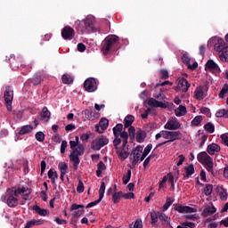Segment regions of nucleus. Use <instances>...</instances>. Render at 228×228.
<instances>
[{
  "mask_svg": "<svg viewBox=\"0 0 228 228\" xmlns=\"http://www.w3.org/2000/svg\"><path fill=\"white\" fill-rule=\"evenodd\" d=\"M77 29L81 33H95L97 28L94 26V19L86 18L83 20L76 21Z\"/></svg>",
  "mask_w": 228,
  "mask_h": 228,
  "instance_id": "nucleus-5",
  "label": "nucleus"
},
{
  "mask_svg": "<svg viewBox=\"0 0 228 228\" xmlns=\"http://www.w3.org/2000/svg\"><path fill=\"white\" fill-rule=\"evenodd\" d=\"M216 213V208L213 206V204L207 205L201 213V216L204 218H208V216H211V215H215Z\"/></svg>",
  "mask_w": 228,
  "mask_h": 228,
  "instance_id": "nucleus-21",
  "label": "nucleus"
},
{
  "mask_svg": "<svg viewBox=\"0 0 228 228\" xmlns=\"http://www.w3.org/2000/svg\"><path fill=\"white\" fill-rule=\"evenodd\" d=\"M218 54L221 61H223L224 63L228 62V49L224 50V52H221V53Z\"/></svg>",
  "mask_w": 228,
  "mask_h": 228,
  "instance_id": "nucleus-41",
  "label": "nucleus"
},
{
  "mask_svg": "<svg viewBox=\"0 0 228 228\" xmlns=\"http://www.w3.org/2000/svg\"><path fill=\"white\" fill-rule=\"evenodd\" d=\"M33 129H35V127H33V125H25L20 127L19 134H20V136L24 134H29V133H31Z\"/></svg>",
  "mask_w": 228,
  "mask_h": 228,
  "instance_id": "nucleus-28",
  "label": "nucleus"
},
{
  "mask_svg": "<svg viewBox=\"0 0 228 228\" xmlns=\"http://www.w3.org/2000/svg\"><path fill=\"white\" fill-rule=\"evenodd\" d=\"M129 181H131V169H128L126 175L123 176V184H127Z\"/></svg>",
  "mask_w": 228,
  "mask_h": 228,
  "instance_id": "nucleus-51",
  "label": "nucleus"
},
{
  "mask_svg": "<svg viewBox=\"0 0 228 228\" xmlns=\"http://www.w3.org/2000/svg\"><path fill=\"white\" fill-rule=\"evenodd\" d=\"M208 97V87L198 86L194 91V99L196 101H204Z\"/></svg>",
  "mask_w": 228,
  "mask_h": 228,
  "instance_id": "nucleus-10",
  "label": "nucleus"
},
{
  "mask_svg": "<svg viewBox=\"0 0 228 228\" xmlns=\"http://www.w3.org/2000/svg\"><path fill=\"white\" fill-rule=\"evenodd\" d=\"M167 181H168V176H164L162 181L159 182V190H161V188L165 186Z\"/></svg>",
  "mask_w": 228,
  "mask_h": 228,
  "instance_id": "nucleus-58",
  "label": "nucleus"
},
{
  "mask_svg": "<svg viewBox=\"0 0 228 228\" xmlns=\"http://www.w3.org/2000/svg\"><path fill=\"white\" fill-rule=\"evenodd\" d=\"M146 102H147L148 106H150V108H162L165 110L168 107L167 105V103H165L163 102H159L154 98H149Z\"/></svg>",
  "mask_w": 228,
  "mask_h": 228,
  "instance_id": "nucleus-20",
  "label": "nucleus"
},
{
  "mask_svg": "<svg viewBox=\"0 0 228 228\" xmlns=\"http://www.w3.org/2000/svg\"><path fill=\"white\" fill-rule=\"evenodd\" d=\"M119 41L120 38L118 37V36H108L102 44V52L103 53V54L105 56L108 55L110 51H111V49H113V47H115V45H117Z\"/></svg>",
  "mask_w": 228,
  "mask_h": 228,
  "instance_id": "nucleus-6",
  "label": "nucleus"
},
{
  "mask_svg": "<svg viewBox=\"0 0 228 228\" xmlns=\"http://www.w3.org/2000/svg\"><path fill=\"white\" fill-rule=\"evenodd\" d=\"M159 220H160L162 225L166 227H170V217L167 216V214L159 213Z\"/></svg>",
  "mask_w": 228,
  "mask_h": 228,
  "instance_id": "nucleus-27",
  "label": "nucleus"
},
{
  "mask_svg": "<svg viewBox=\"0 0 228 228\" xmlns=\"http://www.w3.org/2000/svg\"><path fill=\"white\" fill-rule=\"evenodd\" d=\"M220 151H222V148L216 143L208 144L207 147V152L210 156H215V153L220 152Z\"/></svg>",
  "mask_w": 228,
  "mask_h": 228,
  "instance_id": "nucleus-24",
  "label": "nucleus"
},
{
  "mask_svg": "<svg viewBox=\"0 0 228 228\" xmlns=\"http://www.w3.org/2000/svg\"><path fill=\"white\" fill-rule=\"evenodd\" d=\"M204 129L208 131V133H215V125L212 123H207L204 126Z\"/></svg>",
  "mask_w": 228,
  "mask_h": 228,
  "instance_id": "nucleus-49",
  "label": "nucleus"
},
{
  "mask_svg": "<svg viewBox=\"0 0 228 228\" xmlns=\"http://www.w3.org/2000/svg\"><path fill=\"white\" fill-rule=\"evenodd\" d=\"M142 219H137L134 224H130V228H142Z\"/></svg>",
  "mask_w": 228,
  "mask_h": 228,
  "instance_id": "nucleus-55",
  "label": "nucleus"
},
{
  "mask_svg": "<svg viewBox=\"0 0 228 228\" xmlns=\"http://www.w3.org/2000/svg\"><path fill=\"white\" fill-rule=\"evenodd\" d=\"M68 147L67 141H62L61 144V154H65V151Z\"/></svg>",
  "mask_w": 228,
  "mask_h": 228,
  "instance_id": "nucleus-56",
  "label": "nucleus"
},
{
  "mask_svg": "<svg viewBox=\"0 0 228 228\" xmlns=\"http://www.w3.org/2000/svg\"><path fill=\"white\" fill-rule=\"evenodd\" d=\"M177 81H178L177 86L174 87V90H175V92L186 93L190 89V86H191V85L184 77H179Z\"/></svg>",
  "mask_w": 228,
  "mask_h": 228,
  "instance_id": "nucleus-11",
  "label": "nucleus"
},
{
  "mask_svg": "<svg viewBox=\"0 0 228 228\" xmlns=\"http://www.w3.org/2000/svg\"><path fill=\"white\" fill-rule=\"evenodd\" d=\"M43 224H44V220L42 219H39V220L32 219L26 223L25 228L35 227V225H43Z\"/></svg>",
  "mask_w": 228,
  "mask_h": 228,
  "instance_id": "nucleus-30",
  "label": "nucleus"
},
{
  "mask_svg": "<svg viewBox=\"0 0 228 228\" xmlns=\"http://www.w3.org/2000/svg\"><path fill=\"white\" fill-rule=\"evenodd\" d=\"M173 206L175 211H178V213H197L196 208L183 206L181 204H174Z\"/></svg>",
  "mask_w": 228,
  "mask_h": 228,
  "instance_id": "nucleus-17",
  "label": "nucleus"
},
{
  "mask_svg": "<svg viewBox=\"0 0 228 228\" xmlns=\"http://www.w3.org/2000/svg\"><path fill=\"white\" fill-rule=\"evenodd\" d=\"M58 167L61 171V179L65 181V175L69 174V165L66 162H60Z\"/></svg>",
  "mask_w": 228,
  "mask_h": 228,
  "instance_id": "nucleus-22",
  "label": "nucleus"
},
{
  "mask_svg": "<svg viewBox=\"0 0 228 228\" xmlns=\"http://www.w3.org/2000/svg\"><path fill=\"white\" fill-rule=\"evenodd\" d=\"M184 177H186V179L190 178L191 175H193V174H195V167L193 166V164H190L189 166L184 167Z\"/></svg>",
  "mask_w": 228,
  "mask_h": 228,
  "instance_id": "nucleus-29",
  "label": "nucleus"
},
{
  "mask_svg": "<svg viewBox=\"0 0 228 228\" xmlns=\"http://www.w3.org/2000/svg\"><path fill=\"white\" fill-rule=\"evenodd\" d=\"M48 177L51 179L53 184H55L56 181H58V172L53 169H50L48 171Z\"/></svg>",
  "mask_w": 228,
  "mask_h": 228,
  "instance_id": "nucleus-35",
  "label": "nucleus"
},
{
  "mask_svg": "<svg viewBox=\"0 0 228 228\" xmlns=\"http://www.w3.org/2000/svg\"><path fill=\"white\" fill-rule=\"evenodd\" d=\"M124 129V125L118 124L112 128L114 140L113 145L117 151V154L122 161L127 159L129 157V148L127 147V141L129 140V134Z\"/></svg>",
  "mask_w": 228,
  "mask_h": 228,
  "instance_id": "nucleus-1",
  "label": "nucleus"
},
{
  "mask_svg": "<svg viewBox=\"0 0 228 228\" xmlns=\"http://www.w3.org/2000/svg\"><path fill=\"white\" fill-rule=\"evenodd\" d=\"M75 30L70 26H66L61 29V37L64 40H72L74 38Z\"/></svg>",
  "mask_w": 228,
  "mask_h": 228,
  "instance_id": "nucleus-16",
  "label": "nucleus"
},
{
  "mask_svg": "<svg viewBox=\"0 0 228 228\" xmlns=\"http://www.w3.org/2000/svg\"><path fill=\"white\" fill-rule=\"evenodd\" d=\"M108 143H110V139L107 138L106 135H101L92 142L91 149H93V151H101V149L108 145Z\"/></svg>",
  "mask_w": 228,
  "mask_h": 228,
  "instance_id": "nucleus-8",
  "label": "nucleus"
},
{
  "mask_svg": "<svg viewBox=\"0 0 228 228\" xmlns=\"http://www.w3.org/2000/svg\"><path fill=\"white\" fill-rule=\"evenodd\" d=\"M44 81L42 77V73H36L33 77L31 78V83L37 86V85H40Z\"/></svg>",
  "mask_w": 228,
  "mask_h": 228,
  "instance_id": "nucleus-31",
  "label": "nucleus"
},
{
  "mask_svg": "<svg viewBox=\"0 0 228 228\" xmlns=\"http://www.w3.org/2000/svg\"><path fill=\"white\" fill-rule=\"evenodd\" d=\"M151 151H152V144H148L143 151H142V155L141 157V161H143V159H145V158H147V156H149V153L151 152Z\"/></svg>",
  "mask_w": 228,
  "mask_h": 228,
  "instance_id": "nucleus-37",
  "label": "nucleus"
},
{
  "mask_svg": "<svg viewBox=\"0 0 228 228\" xmlns=\"http://www.w3.org/2000/svg\"><path fill=\"white\" fill-rule=\"evenodd\" d=\"M19 195H21L23 200H28L31 195V189L24 185H17L7 190V197L2 196V202H6L9 208H17L19 206Z\"/></svg>",
  "mask_w": 228,
  "mask_h": 228,
  "instance_id": "nucleus-2",
  "label": "nucleus"
},
{
  "mask_svg": "<svg viewBox=\"0 0 228 228\" xmlns=\"http://www.w3.org/2000/svg\"><path fill=\"white\" fill-rule=\"evenodd\" d=\"M83 114L85 115L86 118H87V120H95V118H99L100 117L98 112L95 110H90L88 109L85 110Z\"/></svg>",
  "mask_w": 228,
  "mask_h": 228,
  "instance_id": "nucleus-23",
  "label": "nucleus"
},
{
  "mask_svg": "<svg viewBox=\"0 0 228 228\" xmlns=\"http://www.w3.org/2000/svg\"><path fill=\"white\" fill-rule=\"evenodd\" d=\"M227 92H228V85L225 84L219 93V98L224 99L225 97V94H227Z\"/></svg>",
  "mask_w": 228,
  "mask_h": 228,
  "instance_id": "nucleus-50",
  "label": "nucleus"
},
{
  "mask_svg": "<svg viewBox=\"0 0 228 228\" xmlns=\"http://www.w3.org/2000/svg\"><path fill=\"white\" fill-rule=\"evenodd\" d=\"M167 179L171 184L172 190H175V184L174 183V175H172V173L167 174Z\"/></svg>",
  "mask_w": 228,
  "mask_h": 228,
  "instance_id": "nucleus-54",
  "label": "nucleus"
},
{
  "mask_svg": "<svg viewBox=\"0 0 228 228\" xmlns=\"http://www.w3.org/2000/svg\"><path fill=\"white\" fill-rule=\"evenodd\" d=\"M33 210L36 211L39 216H47V215H49L48 209L41 208L38 205L34 206Z\"/></svg>",
  "mask_w": 228,
  "mask_h": 228,
  "instance_id": "nucleus-33",
  "label": "nucleus"
},
{
  "mask_svg": "<svg viewBox=\"0 0 228 228\" xmlns=\"http://www.w3.org/2000/svg\"><path fill=\"white\" fill-rule=\"evenodd\" d=\"M86 92H95L97 90V81L95 78L89 77L84 82Z\"/></svg>",
  "mask_w": 228,
  "mask_h": 228,
  "instance_id": "nucleus-13",
  "label": "nucleus"
},
{
  "mask_svg": "<svg viewBox=\"0 0 228 228\" xmlns=\"http://www.w3.org/2000/svg\"><path fill=\"white\" fill-rule=\"evenodd\" d=\"M35 138L37 142H44V140H45V134H44V132L39 131L37 133H36L35 134Z\"/></svg>",
  "mask_w": 228,
  "mask_h": 228,
  "instance_id": "nucleus-44",
  "label": "nucleus"
},
{
  "mask_svg": "<svg viewBox=\"0 0 228 228\" xmlns=\"http://www.w3.org/2000/svg\"><path fill=\"white\" fill-rule=\"evenodd\" d=\"M227 49L228 44L225 43V41L222 38H218L214 45V51H216V53H218V54L224 53V51H227Z\"/></svg>",
  "mask_w": 228,
  "mask_h": 228,
  "instance_id": "nucleus-14",
  "label": "nucleus"
},
{
  "mask_svg": "<svg viewBox=\"0 0 228 228\" xmlns=\"http://www.w3.org/2000/svg\"><path fill=\"white\" fill-rule=\"evenodd\" d=\"M197 159L199 163H201V165H204V167L207 168L208 172H210V174H213L215 163L213 162V158L208 154L206 151H201L197 155Z\"/></svg>",
  "mask_w": 228,
  "mask_h": 228,
  "instance_id": "nucleus-7",
  "label": "nucleus"
},
{
  "mask_svg": "<svg viewBox=\"0 0 228 228\" xmlns=\"http://www.w3.org/2000/svg\"><path fill=\"white\" fill-rule=\"evenodd\" d=\"M145 140V134L143 131L139 130L136 134V142L142 143Z\"/></svg>",
  "mask_w": 228,
  "mask_h": 228,
  "instance_id": "nucleus-43",
  "label": "nucleus"
},
{
  "mask_svg": "<svg viewBox=\"0 0 228 228\" xmlns=\"http://www.w3.org/2000/svg\"><path fill=\"white\" fill-rule=\"evenodd\" d=\"M218 193L221 200H227V190L224 189V187H221L218 189Z\"/></svg>",
  "mask_w": 228,
  "mask_h": 228,
  "instance_id": "nucleus-38",
  "label": "nucleus"
},
{
  "mask_svg": "<svg viewBox=\"0 0 228 228\" xmlns=\"http://www.w3.org/2000/svg\"><path fill=\"white\" fill-rule=\"evenodd\" d=\"M9 61H11L12 69H17L19 68V65L17 64V60H15V55H11V59H9Z\"/></svg>",
  "mask_w": 228,
  "mask_h": 228,
  "instance_id": "nucleus-52",
  "label": "nucleus"
},
{
  "mask_svg": "<svg viewBox=\"0 0 228 228\" xmlns=\"http://www.w3.org/2000/svg\"><path fill=\"white\" fill-rule=\"evenodd\" d=\"M206 69L212 70L213 72H220V67H218V64L213 61V60L208 61L206 63Z\"/></svg>",
  "mask_w": 228,
  "mask_h": 228,
  "instance_id": "nucleus-26",
  "label": "nucleus"
},
{
  "mask_svg": "<svg viewBox=\"0 0 228 228\" xmlns=\"http://www.w3.org/2000/svg\"><path fill=\"white\" fill-rule=\"evenodd\" d=\"M83 208H85V205H77V204H73L71 206V210L75 211L73 213V216L74 218H78V216H81V215H83V213H85L84 210H77L79 208L83 209Z\"/></svg>",
  "mask_w": 228,
  "mask_h": 228,
  "instance_id": "nucleus-25",
  "label": "nucleus"
},
{
  "mask_svg": "<svg viewBox=\"0 0 228 228\" xmlns=\"http://www.w3.org/2000/svg\"><path fill=\"white\" fill-rule=\"evenodd\" d=\"M143 154V147L137 146L132 151V156L134 158L133 165H136L138 161H142V156Z\"/></svg>",
  "mask_w": 228,
  "mask_h": 228,
  "instance_id": "nucleus-15",
  "label": "nucleus"
},
{
  "mask_svg": "<svg viewBox=\"0 0 228 228\" xmlns=\"http://www.w3.org/2000/svg\"><path fill=\"white\" fill-rule=\"evenodd\" d=\"M164 128L169 131H176V129H181V123H179L177 118L169 119L164 126Z\"/></svg>",
  "mask_w": 228,
  "mask_h": 228,
  "instance_id": "nucleus-18",
  "label": "nucleus"
},
{
  "mask_svg": "<svg viewBox=\"0 0 228 228\" xmlns=\"http://www.w3.org/2000/svg\"><path fill=\"white\" fill-rule=\"evenodd\" d=\"M216 117L217 118H222L223 117L224 118H227V110L226 109H220L216 112Z\"/></svg>",
  "mask_w": 228,
  "mask_h": 228,
  "instance_id": "nucleus-39",
  "label": "nucleus"
},
{
  "mask_svg": "<svg viewBox=\"0 0 228 228\" xmlns=\"http://www.w3.org/2000/svg\"><path fill=\"white\" fill-rule=\"evenodd\" d=\"M156 140H159V138H164L167 140L163 142L159 143L156 146L161 147V145H165L166 143H172V142H175L176 140H181V132L180 131H168V130H161L159 134L155 135Z\"/></svg>",
  "mask_w": 228,
  "mask_h": 228,
  "instance_id": "nucleus-4",
  "label": "nucleus"
},
{
  "mask_svg": "<svg viewBox=\"0 0 228 228\" xmlns=\"http://www.w3.org/2000/svg\"><path fill=\"white\" fill-rule=\"evenodd\" d=\"M151 111H152V108H148L144 113H142L141 115L142 118H147V117H149V114L151 113Z\"/></svg>",
  "mask_w": 228,
  "mask_h": 228,
  "instance_id": "nucleus-62",
  "label": "nucleus"
},
{
  "mask_svg": "<svg viewBox=\"0 0 228 228\" xmlns=\"http://www.w3.org/2000/svg\"><path fill=\"white\" fill-rule=\"evenodd\" d=\"M69 146L70 149H72L69 154V161L72 163L75 170H77V167H79V163H81L79 156L85 154V146L79 143V136H76L75 141H69Z\"/></svg>",
  "mask_w": 228,
  "mask_h": 228,
  "instance_id": "nucleus-3",
  "label": "nucleus"
},
{
  "mask_svg": "<svg viewBox=\"0 0 228 228\" xmlns=\"http://www.w3.org/2000/svg\"><path fill=\"white\" fill-rule=\"evenodd\" d=\"M200 110V113H202L203 115H209V113L211 112V110H209V108L208 107H202Z\"/></svg>",
  "mask_w": 228,
  "mask_h": 228,
  "instance_id": "nucleus-61",
  "label": "nucleus"
},
{
  "mask_svg": "<svg viewBox=\"0 0 228 228\" xmlns=\"http://www.w3.org/2000/svg\"><path fill=\"white\" fill-rule=\"evenodd\" d=\"M133 122H134V116L127 115L124 119L125 129H127V127H131V126H133Z\"/></svg>",
  "mask_w": 228,
  "mask_h": 228,
  "instance_id": "nucleus-32",
  "label": "nucleus"
},
{
  "mask_svg": "<svg viewBox=\"0 0 228 228\" xmlns=\"http://www.w3.org/2000/svg\"><path fill=\"white\" fill-rule=\"evenodd\" d=\"M183 225H184L185 227H190V228H195V223H191V222H184L183 223Z\"/></svg>",
  "mask_w": 228,
  "mask_h": 228,
  "instance_id": "nucleus-64",
  "label": "nucleus"
},
{
  "mask_svg": "<svg viewBox=\"0 0 228 228\" xmlns=\"http://www.w3.org/2000/svg\"><path fill=\"white\" fill-rule=\"evenodd\" d=\"M159 213L160 212H151V224H156L158 223V218H159Z\"/></svg>",
  "mask_w": 228,
  "mask_h": 228,
  "instance_id": "nucleus-46",
  "label": "nucleus"
},
{
  "mask_svg": "<svg viewBox=\"0 0 228 228\" xmlns=\"http://www.w3.org/2000/svg\"><path fill=\"white\" fill-rule=\"evenodd\" d=\"M184 159H186V157H184V155H179L178 162L176 163L177 167H181V165H183V163H184Z\"/></svg>",
  "mask_w": 228,
  "mask_h": 228,
  "instance_id": "nucleus-60",
  "label": "nucleus"
},
{
  "mask_svg": "<svg viewBox=\"0 0 228 228\" xmlns=\"http://www.w3.org/2000/svg\"><path fill=\"white\" fill-rule=\"evenodd\" d=\"M172 204H174V200H172V198H167L166 200V203L163 206V211H167Z\"/></svg>",
  "mask_w": 228,
  "mask_h": 228,
  "instance_id": "nucleus-48",
  "label": "nucleus"
},
{
  "mask_svg": "<svg viewBox=\"0 0 228 228\" xmlns=\"http://www.w3.org/2000/svg\"><path fill=\"white\" fill-rule=\"evenodd\" d=\"M201 122H202V116H196L191 120V126H200Z\"/></svg>",
  "mask_w": 228,
  "mask_h": 228,
  "instance_id": "nucleus-45",
  "label": "nucleus"
},
{
  "mask_svg": "<svg viewBox=\"0 0 228 228\" xmlns=\"http://www.w3.org/2000/svg\"><path fill=\"white\" fill-rule=\"evenodd\" d=\"M108 126H110V121L108 118H103L100 120L99 125H95L96 133L102 134L106 129H108Z\"/></svg>",
  "mask_w": 228,
  "mask_h": 228,
  "instance_id": "nucleus-19",
  "label": "nucleus"
},
{
  "mask_svg": "<svg viewBox=\"0 0 228 228\" xmlns=\"http://www.w3.org/2000/svg\"><path fill=\"white\" fill-rule=\"evenodd\" d=\"M104 191H106V183L104 182H102V184L99 189V199L93 202H90L89 204L86 205V208H94V206H97V204H99V202H101V200L104 199Z\"/></svg>",
  "mask_w": 228,
  "mask_h": 228,
  "instance_id": "nucleus-12",
  "label": "nucleus"
},
{
  "mask_svg": "<svg viewBox=\"0 0 228 228\" xmlns=\"http://www.w3.org/2000/svg\"><path fill=\"white\" fill-rule=\"evenodd\" d=\"M77 191V193H83V191H85V184L83 183V181H81V180L78 181Z\"/></svg>",
  "mask_w": 228,
  "mask_h": 228,
  "instance_id": "nucleus-53",
  "label": "nucleus"
},
{
  "mask_svg": "<svg viewBox=\"0 0 228 228\" xmlns=\"http://www.w3.org/2000/svg\"><path fill=\"white\" fill-rule=\"evenodd\" d=\"M41 118H43V120H46V122H49V120H51V111H49V109H47V107H44L42 109Z\"/></svg>",
  "mask_w": 228,
  "mask_h": 228,
  "instance_id": "nucleus-34",
  "label": "nucleus"
},
{
  "mask_svg": "<svg viewBox=\"0 0 228 228\" xmlns=\"http://www.w3.org/2000/svg\"><path fill=\"white\" fill-rule=\"evenodd\" d=\"M74 82V78H72V77H70L68 74H64L62 76V83H64L65 85H71V83Z\"/></svg>",
  "mask_w": 228,
  "mask_h": 228,
  "instance_id": "nucleus-40",
  "label": "nucleus"
},
{
  "mask_svg": "<svg viewBox=\"0 0 228 228\" xmlns=\"http://www.w3.org/2000/svg\"><path fill=\"white\" fill-rule=\"evenodd\" d=\"M97 169L98 170H106V165L104 164V162L102 161H100L98 164H97Z\"/></svg>",
  "mask_w": 228,
  "mask_h": 228,
  "instance_id": "nucleus-63",
  "label": "nucleus"
},
{
  "mask_svg": "<svg viewBox=\"0 0 228 228\" xmlns=\"http://www.w3.org/2000/svg\"><path fill=\"white\" fill-rule=\"evenodd\" d=\"M221 140H222L224 145H226V147H228V135H227V134H221Z\"/></svg>",
  "mask_w": 228,
  "mask_h": 228,
  "instance_id": "nucleus-59",
  "label": "nucleus"
},
{
  "mask_svg": "<svg viewBox=\"0 0 228 228\" xmlns=\"http://www.w3.org/2000/svg\"><path fill=\"white\" fill-rule=\"evenodd\" d=\"M160 77L161 79H168V71L167 69H161Z\"/></svg>",
  "mask_w": 228,
  "mask_h": 228,
  "instance_id": "nucleus-57",
  "label": "nucleus"
},
{
  "mask_svg": "<svg viewBox=\"0 0 228 228\" xmlns=\"http://www.w3.org/2000/svg\"><path fill=\"white\" fill-rule=\"evenodd\" d=\"M4 99L5 101V106L8 111H12V104L13 102V89L12 87L7 86L4 93Z\"/></svg>",
  "mask_w": 228,
  "mask_h": 228,
  "instance_id": "nucleus-9",
  "label": "nucleus"
},
{
  "mask_svg": "<svg viewBox=\"0 0 228 228\" xmlns=\"http://www.w3.org/2000/svg\"><path fill=\"white\" fill-rule=\"evenodd\" d=\"M175 114L176 117H184V115H186V107L180 105L175 110Z\"/></svg>",
  "mask_w": 228,
  "mask_h": 228,
  "instance_id": "nucleus-36",
  "label": "nucleus"
},
{
  "mask_svg": "<svg viewBox=\"0 0 228 228\" xmlns=\"http://www.w3.org/2000/svg\"><path fill=\"white\" fill-rule=\"evenodd\" d=\"M122 197H123L122 191L114 193L112 195V200H113L114 204H118V201L120 200V199H122Z\"/></svg>",
  "mask_w": 228,
  "mask_h": 228,
  "instance_id": "nucleus-42",
  "label": "nucleus"
},
{
  "mask_svg": "<svg viewBox=\"0 0 228 228\" xmlns=\"http://www.w3.org/2000/svg\"><path fill=\"white\" fill-rule=\"evenodd\" d=\"M204 193L207 195V197H209L211 193H213V185L212 184H207L204 188Z\"/></svg>",
  "mask_w": 228,
  "mask_h": 228,
  "instance_id": "nucleus-47",
  "label": "nucleus"
}]
</instances>
